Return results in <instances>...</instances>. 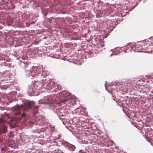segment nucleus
<instances>
[{
    "label": "nucleus",
    "instance_id": "f257e3e1",
    "mask_svg": "<svg viewBox=\"0 0 153 153\" xmlns=\"http://www.w3.org/2000/svg\"><path fill=\"white\" fill-rule=\"evenodd\" d=\"M48 82V80H44V79L42 80V82L38 81L36 82L31 88L30 89V92L33 93L34 94V95H38L39 90L42 88L46 89H49L50 86L48 84L46 83Z\"/></svg>",
    "mask_w": 153,
    "mask_h": 153
},
{
    "label": "nucleus",
    "instance_id": "f03ea898",
    "mask_svg": "<svg viewBox=\"0 0 153 153\" xmlns=\"http://www.w3.org/2000/svg\"><path fill=\"white\" fill-rule=\"evenodd\" d=\"M26 107L30 108L31 110H33V112L35 113L37 111L38 106H34V103L33 101H30L27 103L26 105H22L19 107L18 106L15 107L13 109L16 115L20 114H21V108H24L25 111H26V110L25 109Z\"/></svg>",
    "mask_w": 153,
    "mask_h": 153
},
{
    "label": "nucleus",
    "instance_id": "7ed1b4c3",
    "mask_svg": "<svg viewBox=\"0 0 153 153\" xmlns=\"http://www.w3.org/2000/svg\"><path fill=\"white\" fill-rule=\"evenodd\" d=\"M144 43L143 41L137 42L136 43H133L131 45H132L131 49L134 51L139 52H146L149 53L152 51L151 49H149V50H147L145 48H144Z\"/></svg>",
    "mask_w": 153,
    "mask_h": 153
},
{
    "label": "nucleus",
    "instance_id": "20e7f679",
    "mask_svg": "<svg viewBox=\"0 0 153 153\" xmlns=\"http://www.w3.org/2000/svg\"><path fill=\"white\" fill-rule=\"evenodd\" d=\"M41 72L39 70V68L37 67H32L31 71L28 70L26 71V74L28 75V77L32 78L33 76L37 75Z\"/></svg>",
    "mask_w": 153,
    "mask_h": 153
},
{
    "label": "nucleus",
    "instance_id": "39448f33",
    "mask_svg": "<svg viewBox=\"0 0 153 153\" xmlns=\"http://www.w3.org/2000/svg\"><path fill=\"white\" fill-rule=\"evenodd\" d=\"M53 102L52 97L51 96H48L47 97H44L39 101V103L41 104H48L50 105Z\"/></svg>",
    "mask_w": 153,
    "mask_h": 153
},
{
    "label": "nucleus",
    "instance_id": "423d86ee",
    "mask_svg": "<svg viewBox=\"0 0 153 153\" xmlns=\"http://www.w3.org/2000/svg\"><path fill=\"white\" fill-rule=\"evenodd\" d=\"M143 41L144 43V48H145L147 50H149L150 48L151 49L149 46L153 45V37H150Z\"/></svg>",
    "mask_w": 153,
    "mask_h": 153
},
{
    "label": "nucleus",
    "instance_id": "0eeeda50",
    "mask_svg": "<svg viewBox=\"0 0 153 153\" xmlns=\"http://www.w3.org/2000/svg\"><path fill=\"white\" fill-rule=\"evenodd\" d=\"M3 121L2 119H0V134L1 133H5L7 131V127L4 124L2 123Z\"/></svg>",
    "mask_w": 153,
    "mask_h": 153
},
{
    "label": "nucleus",
    "instance_id": "6e6552de",
    "mask_svg": "<svg viewBox=\"0 0 153 153\" xmlns=\"http://www.w3.org/2000/svg\"><path fill=\"white\" fill-rule=\"evenodd\" d=\"M62 94L63 95V99H64V101H66L68 100V98L67 97L69 96L70 95L69 92H67L66 91H63L62 92Z\"/></svg>",
    "mask_w": 153,
    "mask_h": 153
},
{
    "label": "nucleus",
    "instance_id": "1a4fd4ad",
    "mask_svg": "<svg viewBox=\"0 0 153 153\" xmlns=\"http://www.w3.org/2000/svg\"><path fill=\"white\" fill-rule=\"evenodd\" d=\"M131 44H130L129 46L127 45L126 46H125L122 48V50L124 51L125 52H128V51H129L130 50H132L131 48Z\"/></svg>",
    "mask_w": 153,
    "mask_h": 153
},
{
    "label": "nucleus",
    "instance_id": "9d476101",
    "mask_svg": "<svg viewBox=\"0 0 153 153\" xmlns=\"http://www.w3.org/2000/svg\"><path fill=\"white\" fill-rule=\"evenodd\" d=\"M115 86H116V88L117 87V86L118 88L120 90L122 89L121 88H123V89H126L127 88L126 87V86H128V85H126V86L125 84L124 85L123 84H121L120 83H119V84H117Z\"/></svg>",
    "mask_w": 153,
    "mask_h": 153
},
{
    "label": "nucleus",
    "instance_id": "9b49d317",
    "mask_svg": "<svg viewBox=\"0 0 153 153\" xmlns=\"http://www.w3.org/2000/svg\"><path fill=\"white\" fill-rule=\"evenodd\" d=\"M20 65L23 68H25L27 67V65L26 62L20 60Z\"/></svg>",
    "mask_w": 153,
    "mask_h": 153
},
{
    "label": "nucleus",
    "instance_id": "f8f14e48",
    "mask_svg": "<svg viewBox=\"0 0 153 153\" xmlns=\"http://www.w3.org/2000/svg\"><path fill=\"white\" fill-rule=\"evenodd\" d=\"M79 152H81L82 153H89V149H88L87 148H85V150H80L79 151Z\"/></svg>",
    "mask_w": 153,
    "mask_h": 153
},
{
    "label": "nucleus",
    "instance_id": "ddd939ff",
    "mask_svg": "<svg viewBox=\"0 0 153 153\" xmlns=\"http://www.w3.org/2000/svg\"><path fill=\"white\" fill-rule=\"evenodd\" d=\"M42 71L43 72L42 74L44 75V76H46L49 74L48 71L45 69L42 68Z\"/></svg>",
    "mask_w": 153,
    "mask_h": 153
},
{
    "label": "nucleus",
    "instance_id": "4468645a",
    "mask_svg": "<svg viewBox=\"0 0 153 153\" xmlns=\"http://www.w3.org/2000/svg\"><path fill=\"white\" fill-rule=\"evenodd\" d=\"M51 88L52 89L53 88H55L56 89V88H58V89L59 90H60L61 89V87H59V86L58 85L54 86V85H52V86H51Z\"/></svg>",
    "mask_w": 153,
    "mask_h": 153
},
{
    "label": "nucleus",
    "instance_id": "2eb2a0df",
    "mask_svg": "<svg viewBox=\"0 0 153 153\" xmlns=\"http://www.w3.org/2000/svg\"><path fill=\"white\" fill-rule=\"evenodd\" d=\"M62 144L64 145H65L66 146H68V143L67 142L65 141V142H63Z\"/></svg>",
    "mask_w": 153,
    "mask_h": 153
},
{
    "label": "nucleus",
    "instance_id": "dca6fc26",
    "mask_svg": "<svg viewBox=\"0 0 153 153\" xmlns=\"http://www.w3.org/2000/svg\"><path fill=\"white\" fill-rule=\"evenodd\" d=\"M82 143H87V141H82Z\"/></svg>",
    "mask_w": 153,
    "mask_h": 153
},
{
    "label": "nucleus",
    "instance_id": "f3484780",
    "mask_svg": "<svg viewBox=\"0 0 153 153\" xmlns=\"http://www.w3.org/2000/svg\"><path fill=\"white\" fill-rule=\"evenodd\" d=\"M25 116H26V114L25 113H23L22 114V117H25Z\"/></svg>",
    "mask_w": 153,
    "mask_h": 153
},
{
    "label": "nucleus",
    "instance_id": "a211bd4d",
    "mask_svg": "<svg viewBox=\"0 0 153 153\" xmlns=\"http://www.w3.org/2000/svg\"><path fill=\"white\" fill-rule=\"evenodd\" d=\"M105 88L106 90L108 92L110 93L109 91H108L107 90V89L106 88V84H105Z\"/></svg>",
    "mask_w": 153,
    "mask_h": 153
},
{
    "label": "nucleus",
    "instance_id": "6ab92c4d",
    "mask_svg": "<svg viewBox=\"0 0 153 153\" xmlns=\"http://www.w3.org/2000/svg\"><path fill=\"white\" fill-rule=\"evenodd\" d=\"M37 132L38 133H39L40 132V131L39 130H37Z\"/></svg>",
    "mask_w": 153,
    "mask_h": 153
},
{
    "label": "nucleus",
    "instance_id": "aec40b11",
    "mask_svg": "<svg viewBox=\"0 0 153 153\" xmlns=\"http://www.w3.org/2000/svg\"><path fill=\"white\" fill-rule=\"evenodd\" d=\"M108 25L110 27H111V25H108V23H109V22H108Z\"/></svg>",
    "mask_w": 153,
    "mask_h": 153
},
{
    "label": "nucleus",
    "instance_id": "412c9836",
    "mask_svg": "<svg viewBox=\"0 0 153 153\" xmlns=\"http://www.w3.org/2000/svg\"><path fill=\"white\" fill-rule=\"evenodd\" d=\"M113 55V53H112L111 54V55H110V56H111Z\"/></svg>",
    "mask_w": 153,
    "mask_h": 153
},
{
    "label": "nucleus",
    "instance_id": "4be33fe9",
    "mask_svg": "<svg viewBox=\"0 0 153 153\" xmlns=\"http://www.w3.org/2000/svg\"><path fill=\"white\" fill-rule=\"evenodd\" d=\"M114 28H115V27H114V26H113V27H112L113 29H114Z\"/></svg>",
    "mask_w": 153,
    "mask_h": 153
},
{
    "label": "nucleus",
    "instance_id": "5701e85b",
    "mask_svg": "<svg viewBox=\"0 0 153 153\" xmlns=\"http://www.w3.org/2000/svg\"><path fill=\"white\" fill-rule=\"evenodd\" d=\"M9 137H12V136H11V135H9Z\"/></svg>",
    "mask_w": 153,
    "mask_h": 153
},
{
    "label": "nucleus",
    "instance_id": "b1692460",
    "mask_svg": "<svg viewBox=\"0 0 153 153\" xmlns=\"http://www.w3.org/2000/svg\"><path fill=\"white\" fill-rule=\"evenodd\" d=\"M108 34H106V33L105 34V35H106V36H107L108 35Z\"/></svg>",
    "mask_w": 153,
    "mask_h": 153
},
{
    "label": "nucleus",
    "instance_id": "393cba45",
    "mask_svg": "<svg viewBox=\"0 0 153 153\" xmlns=\"http://www.w3.org/2000/svg\"><path fill=\"white\" fill-rule=\"evenodd\" d=\"M103 31H104V32H105V30H103Z\"/></svg>",
    "mask_w": 153,
    "mask_h": 153
},
{
    "label": "nucleus",
    "instance_id": "a878e982",
    "mask_svg": "<svg viewBox=\"0 0 153 153\" xmlns=\"http://www.w3.org/2000/svg\"><path fill=\"white\" fill-rule=\"evenodd\" d=\"M104 46V45H103V46H102V47L103 46Z\"/></svg>",
    "mask_w": 153,
    "mask_h": 153
}]
</instances>
